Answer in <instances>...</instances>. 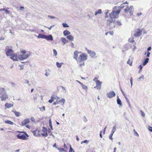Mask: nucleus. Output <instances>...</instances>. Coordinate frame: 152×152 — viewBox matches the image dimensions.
I'll return each instance as SVG.
<instances>
[{"label":"nucleus","mask_w":152,"mask_h":152,"mask_svg":"<svg viewBox=\"0 0 152 152\" xmlns=\"http://www.w3.org/2000/svg\"><path fill=\"white\" fill-rule=\"evenodd\" d=\"M126 7V8L124 9L125 15L130 16L132 15L133 14L132 10L133 7L132 6H131L129 7L128 5H127Z\"/></svg>","instance_id":"nucleus-5"},{"label":"nucleus","mask_w":152,"mask_h":152,"mask_svg":"<svg viewBox=\"0 0 152 152\" xmlns=\"http://www.w3.org/2000/svg\"><path fill=\"white\" fill-rule=\"evenodd\" d=\"M113 134V132L112 133H111L109 136L110 139L111 140H112L113 139V138H112V136Z\"/></svg>","instance_id":"nucleus-40"},{"label":"nucleus","mask_w":152,"mask_h":152,"mask_svg":"<svg viewBox=\"0 0 152 152\" xmlns=\"http://www.w3.org/2000/svg\"><path fill=\"white\" fill-rule=\"evenodd\" d=\"M117 102L118 104L120 105H122V103L121 102V100L118 98V96L117 98Z\"/></svg>","instance_id":"nucleus-33"},{"label":"nucleus","mask_w":152,"mask_h":152,"mask_svg":"<svg viewBox=\"0 0 152 152\" xmlns=\"http://www.w3.org/2000/svg\"><path fill=\"white\" fill-rule=\"evenodd\" d=\"M87 56H88L86 54L84 53H83L79 56L78 58V60H79V61L80 62L82 61H85L87 59Z\"/></svg>","instance_id":"nucleus-7"},{"label":"nucleus","mask_w":152,"mask_h":152,"mask_svg":"<svg viewBox=\"0 0 152 152\" xmlns=\"http://www.w3.org/2000/svg\"><path fill=\"white\" fill-rule=\"evenodd\" d=\"M10 58L13 61H18L17 55L16 54L13 53L10 56Z\"/></svg>","instance_id":"nucleus-17"},{"label":"nucleus","mask_w":152,"mask_h":152,"mask_svg":"<svg viewBox=\"0 0 152 152\" xmlns=\"http://www.w3.org/2000/svg\"><path fill=\"white\" fill-rule=\"evenodd\" d=\"M45 39L47 40H50L52 41L53 40V38L52 36L51 35H50L48 36L46 35Z\"/></svg>","instance_id":"nucleus-21"},{"label":"nucleus","mask_w":152,"mask_h":152,"mask_svg":"<svg viewBox=\"0 0 152 152\" xmlns=\"http://www.w3.org/2000/svg\"><path fill=\"white\" fill-rule=\"evenodd\" d=\"M34 136L37 137L40 136L41 135L42 132L40 130L36 129L32 132Z\"/></svg>","instance_id":"nucleus-11"},{"label":"nucleus","mask_w":152,"mask_h":152,"mask_svg":"<svg viewBox=\"0 0 152 152\" xmlns=\"http://www.w3.org/2000/svg\"><path fill=\"white\" fill-rule=\"evenodd\" d=\"M12 112L14 113L15 115L17 117H18L20 115V113L18 112H17L15 111H12Z\"/></svg>","instance_id":"nucleus-29"},{"label":"nucleus","mask_w":152,"mask_h":152,"mask_svg":"<svg viewBox=\"0 0 152 152\" xmlns=\"http://www.w3.org/2000/svg\"><path fill=\"white\" fill-rule=\"evenodd\" d=\"M56 96L54 95H52L51 97V99L48 101V102L50 103H52L57 98Z\"/></svg>","instance_id":"nucleus-19"},{"label":"nucleus","mask_w":152,"mask_h":152,"mask_svg":"<svg viewBox=\"0 0 152 152\" xmlns=\"http://www.w3.org/2000/svg\"><path fill=\"white\" fill-rule=\"evenodd\" d=\"M148 130H149L151 132H152V127L149 126L148 127Z\"/></svg>","instance_id":"nucleus-49"},{"label":"nucleus","mask_w":152,"mask_h":152,"mask_svg":"<svg viewBox=\"0 0 152 152\" xmlns=\"http://www.w3.org/2000/svg\"><path fill=\"white\" fill-rule=\"evenodd\" d=\"M56 99V101L54 102L53 103V104L54 105H56L60 103L62 105H63L65 102V100L64 99H62L60 100L59 98L58 97H57Z\"/></svg>","instance_id":"nucleus-8"},{"label":"nucleus","mask_w":152,"mask_h":152,"mask_svg":"<svg viewBox=\"0 0 152 152\" xmlns=\"http://www.w3.org/2000/svg\"><path fill=\"white\" fill-rule=\"evenodd\" d=\"M64 147L65 148H67V147L65 143L64 144Z\"/></svg>","instance_id":"nucleus-63"},{"label":"nucleus","mask_w":152,"mask_h":152,"mask_svg":"<svg viewBox=\"0 0 152 152\" xmlns=\"http://www.w3.org/2000/svg\"><path fill=\"white\" fill-rule=\"evenodd\" d=\"M142 14V13L141 12H139V13H138L137 14V15L138 16H140V15H141Z\"/></svg>","instance_id":"nucleus-59"},{"label":"nucleus","mask_w":152,"mask_h":152,"mask_svg":"<svg viewBox=\"0 0 152 152\" xmlns=\"http://www.w3.org/2000/svg\"><path fill=\"white\" fill-rule=\"evenodd\" d=\"M151 47H149L148 48L147 50L148 52L147 53L146 57H149L150 55V52H149V51H150L151 50Z\"/></svg>","instance_id":"nucleus-24"},{"label":"nucleus","mask_w":152,"mask_h":152,"mask_svg":"<svg viewBox=\"0 0 152 152\" xmlns=\"http://www.w3.org/2000/svg\"><path fill=\"white\" fill-rule=\"evenodd\" d=\"M76 139L77 141H78L79 140V139L77 136H76Z\"/></svg>","instance_id":"nucleus-64"},{"label":"nucleus","mask_w":152,"mask_h":152,"mask_svg":"<svg viewBox=\"0 0 152 152\" xmlns=\"http://www.w3.org/2000/svg\"><path fill=\"white\" fill-rule=\"evenodd\" d=\"M37 98V94L35 95L33 97V99L34 100H36Z\"/></svg>","instance_id":"nucleus-45"},{"label":"nucleus","mask_w":152,"mask_h":152,"mask_svg":"<svg viewBox=\"0 0 152 152\" xmlns=\"http://www.w3.org/2000/svg\"><path fill=\"white\" fill-rule=\"evenodd\" d=\"M109 33L111 35H113V31H110L109 32Z\"/></svg>","instance_id":"nucleus-60"},{"label":"nucleus","mask_w":152,"mask_h":152,"mask_svg":"<svg viewBox=\"0 0 152 152\" xmlns=\"http://www.w3.org/2000/svg\"><path fill=\"white\" fill-rule=\"evenodd\" d=\"M108 13V12H106V15H105V17L106 18H107L108 17V16L107 15Z\"/></svg>","instance_id":"nucleus-56"},{"label":"nucleus","mask_w":152,"mask_h":152,"mask_svg":"<svg viewBox=\"0 0 152 152\" xmlns=\"http://www.w3.org/2000/svg\"><path fill=\"white\" fill-rule=\"evenodd\" d=\"M149 60V59L148 58H146L145 61L143 63V66H145L148 62Z\"/></svg>","instance_id":"nucleus-30"},{"label":"nucleus","mask_w":152,"mask_h":152,"mask_svg":"<svg viewBox=\"0 0 152 152\" xmlns=\"http://www.w3.org/2000/svg\"><path fill=\"white\" fill-rule=\"evenodd\" d=\"M99 78V76L97 75L96 76V77L94 78L93 80L95 81L96 83V86L94 88H96L97 89L99 90L101 88L102 82L98 80Z\"/></svg>","instance_id":"nucleus-6"},{"label":"nucleus","mask_w":152,"mask_h":152,"mask_svg":"<svg viewBox=\"0 0 152 152\" xmlns=\"http://www.w3.org/2000/svg\"><path fill=\"white\" fill-rule=\"evenodd\" d=\"M77 63L79 64V66L80 67H82L83 66H85V63L84 62V61H82L81 62H80L78 60H77Z\"/></svg>","instance_id":"nucleus-20"},{"label":"nucleus","mask_w":152,"mask_h":152,"mask_svg":"<svg viewBox=\"0 0 152 152\" xmlns=\"http://www.w3.org/2000/svg\"><path fill=\"white\" fill-rule=\"evenodd\" d=\"M122 93L123 94V95L124 96V97H125L126 99V100H127V101H128V98L126 97L125 96V93H124V92L123 91L122 92Z\"/></svg>","instance_id":"nucleus-52"},{"label":"nucleus","mask_w":152,"mask_h":152,"mask_svg":"<svg viewBox=\"0 0 152 152\" xmlns=\"http://www.w3.org/2000/svg\"><path fill=\"white\" fill-rule=\"evenodd\" d=\"M63 64V63H59L58 62L56 63V65L58 67L61 68L62 65Z\"/></svg>","instance_id":"nucleus-28"},{"label":"nucleus","mask_w":152,"mask_h":152,"mask_svg":"<svg viewBox=\"0 0 152 152\" xmlns=\"http://www.w3.org/2000/svg\"><path fill=\"white\" fill-rule=\"evenodd\" d=\"M86 49L87 50L88 53L89 54L90 56L92 57L95 56L96 53L94 52L88 50L86 48Z\"/></svg>","instance_id":"nucleus-15"},{"label":"nucleus","mask_w":152,"mask_h":152,"mask_svg":"<svg viewBox=\"0 0 152 152\" xmlns=\"http://www.w3.org/2000/svg\"><path fill=\"white\" fill-rule=\"evenodd\" d=\"M46 35L42 34H39L38 36V38H42L45 39Z\"/></svg>","instance_id":"nucleus-23"},{"label":"nucleus","mask_w":152,"mask_h":152,"mask_svg":"<svg viewBox=\"0 0 152 152\" xmlns=\"http://www.w3.org/2000/svg\"><path fill=\"white\" fill-rule=\"evenodd\" d=\"M142 32V30L139 28L136 29L134 31V36L136 37H139L141 34Z\"/></svg>","instance_id":"nucleus-12"},{"label":"nucleus","mask_w":152,"mask_h":152,"mask_svg":"<svg viewBox=\"0 0 152 152\" xmlns=\"http://www.w3.org/2000/svg\"><path fill=\"white\" fill-rule=\"evenodd\" d=\"M115 130H116V129H115V126H114L113 127V130H112V131L111 132V133H112L113 132V134H114V132H115Z\"/></svg>","instance_id":"nucleus-44"},{"label":"nucleus","mask_w":152,"mask_h":152,"mask_svg":"<svg viewBox=\"0 0 152 152\" xmlns=\"http://www.w3.org/2000/svg\"><path fill=\"white\" fill-rule=\"evenodd\" d=\"M122 25L121 23L119 21L116 22L113 20H107V26L110 29H111L115 28V26H120Z\"/></svg>","instance_id":"nucleus-2"},{"label":"nucleus","mask_w":152,"mask_h":152,"mask_svg":"<svg viewBox=\"0 0 152 152\" xmlns=\"http://www.w3.org/2000/svg\"><path fill=\"white\" fill-rule=\"evenodd\" d=\"M102 13V10L101 9H99L97 11L95 12V15H96L98 14H100Z\"/></svg>","instance_id":"nucleus-32"},{"label":"nucleus","mask_w":152,"mask_h":152,"mask_svg":"<svg viewBox=\"0 0 152 152\" xmlns=\"http://www.w3.org/2000/svg\"><path fill=\"white\" fill-rule=\"evenodd\" d=\"M107 96L109 98H111L113 97H114L115 95V94L113 91H111L108 93H107Z\"/></svg>","instance_id":"nucleus-14"},{"label":"nucleus","mask_w":152,"mask_h":152,"mask_svg":"<svg viewBox=\"0 0 152 152\" xmlns=\"http://www.w3.org/2000/svg\"><path fill=\"white\" fill-rule=\"evenodd\" d=\"M122 93L123 94V95L124 96V97H125L126 99V100H127V101H128V98L126 97L125 96V93H124V92L123 91L122 92Z\"/></svg>","instance_id":"nucleus-53"},{"label":"nucleus","mask_w":152,"mask_h":152,"mask_svg":"<svg viewBox=\"0 0 152 152\" xmlns=\"http://www.w3.org/2000/svg\"><path fill=\"white\" fill-rule=\"evenodd\" d=\"M0 98L2 101H5L8 98V96L6 92L5 88H0Z\"/></svg>","instance_id":"nucleus-3"},{"label":"nucleus","mask_w":152,"mask_h":152,"mask_svg":"<svg viewBox=\"0 0 152 152\" xmlns=\"http://www.w3.org/2000/svg\"><path fill=\"white\" fill-rule=\"evenodd\" d=\"M30 122V120L29 119H26L24 120L22 122V126H24L28 124Z\"/></svg>","instance_id":"nucleus-18"},{"label":"nucleus","mask_w":152,"mask_h":152,"mask_svg":"<svg viewBox=\"0 0 152 152\" xmlns=\"http://www.w3.org/2000/svg\"><path fill=\"white\" fill-rule=\"evenodd\" d=\"M102 131H101L100 132V137L101 138H102Z\"/></svg>","instance_id":"nucleus-55"},{"label":"nucleus","mask_w":152,"mask_h":152,"mask_svg":"<svg viewBox=\"0 0 152 152\" xmlns=\"http://www.w3.org/2000/svg\"><path fill=\"white\" fill-rule=\"evenodd\" d=\"M29 56V54L20 55L18 56V58L20 60H23L26 59Z\"/></svg>","instance_id":"nucleus-13"},{"label":"nucleus","mask_w":152,"mask_h":152,"mask_svg":"<svg viewBox=\"0 0 152 152\" xmlns=\"http://www.w3.org/2000/svg\"><path fill=\"white\" fill-rule=\"evenodd\" d=\"M62 42L64 43L65 44L67 42V41L66 40L65 38L62 37L61 38Z\"/></svg>","instance_id":"nucleus-31"},{"label":"nucleus","mask_w":152,"mask_h":152,"mask_svg":"<svg viewBox=\"0 0 152 152\" xmlns=\"http://www.w3.org/2000/svg\"><path fill=\"white\" fill-rule=\"evenodd\" d=\"M142 66L141 65H140L139 66V68L140 69L139 72H140L141 71L142 69Z\"/></svg>","instance_id":"nucleus-48"},{"label":"nucleus","mask_w":152,"mask_h":152,"mask_svg":"<svg viewBox=\"0 0 152 152\" xmlns=\"http://www.w3.org/2000/svg\"><path fill=\"white\" fill-rule=\"evenodd\" d=\"M49 124L51 129L52 130H53V127L52 124V121L51 119H50L49 120Z\"/></svg>","instance_id":"nucleus-37"},{"label":"nucleus","mask_w":152,"mask_h":152,"mask_svg":"<svg viewBox=\"0 0 152 152\" xmlns=\"http://www.w3.org/2000/svg\"><path fill=\"white\" fill-rule=\"evenodd\" d=\"M88 142V140H86L83 141L81 142V144H82L83 143H87Z\"/></svg>","instance_id":"nucleus-46"},{"label":"nucleus","mask_w":152,"mask_h":152,"mask_svg":"<svg viewBox=\"0 0 152 152\" xmlns=\"http://www.w3.org/2000/svg\"><path fill=\"white\" fill-rule=\"evenodd\" d=\"M67 38L68 39L71 41H73L74 40V37L71 35H69L67 36Z\"/></svg>","instance_id":"nucleus-27"},{"label":"nucleus","mask_w":152,"mask_h":152,"mask_svg":"<svg viewBox=\"0 0 152 152\" xmlns=\"http://www.w3.org/2000/svg\"><path fill=\"white\" fill-rule=\"evenodd\" d=\"M53 52L54 53V55L55 56H56V55H57V52L56 50L55 49H54L53 50Z\"/></svg>","instance_id":"nucleus-43"},{"label":"nucleus","mask_w":152,"mask_h":152,"mask_svg":"<svg viewBox=\"0 0 152 152\" xmlns=\"http://www.w3.org/2000/svg\"><path fill=\"white\" fill-rule=\"evenodd\" d=\"M82 86V88L86 90H87L88 89V88L87 86L86 85H84L83 83L81 85Z\"/></svg>","instance_id":"nucleus-34"},{"label":"nucleus","mask_w":152,"mask_h":152,"mask_svg":"<svg viewBox=\"0 0 152 152\" xmlns=\"http://www.w3.org/2000/svg\"><path fill=\"white\" fill-rule=\"evenodd\" d=\"M53 146L54 147L57 148L56 143H55L53 145Z\"/></svg>","instance_id":"nucleus-62"},{"label":"nucleus","mask_w":152,"mask_h":152,"mask_svg":"<svg viewBox=\"0 0 152 152\" xmlns=\"http://www.w3.org/2000/svg\"><path fill=\"white\" fill-rule=\"evenodd\" d=\"M4 123L6 124H8L10 125H13L14 123L11 121L9 120H6L4 121Z\"/></svg>","instance_id":"nucleus-25"},{"label":"nucleus","mask_w":152,"mask_h":152,"mask_svg":"<svg viewBox=\"0 0 152 152\" xmlns=\"http://www.w3.org/2000/svg\"><path fill=\"white\" fill-rule=\"evenodd\" d=\"M77 82H78L79 84H80L81 85L83 83H81L80 81H78V80H77Z\"/></svg>","instance_id":"nucleus-61"},{"label":"nucleus","mask_w":152,"mask_h":152,"mask_svg":"<svg viewBox=\"0 0 152 152\" xmlns=\"http://www.w3.org/2000/svg\"><path fill=\"white\" fill-rule=\"evenodd\" d=\"M21 52L22 53L24 54H26V51L25 50H21Z\"/></svg>","instance_id":"nucleus-47"},{"label":"nucleus","mask_w":152,"mask_h":152,"mask_svg":"<svg viewBox=\"0 0 152 152\" xmlns=\"http://www.w3.org/2000/svg\"><path fill=\"white\" fill-rule=\"evenodd\" d=\"M132 60H131L130 59H129L127 62V64H129L130 66H132Z\"/></svg>","instance_id":"nucleus-35"},{"label":"nucleus","mask_w":152,"mask_h":152,"mask_svg":"<svg viewBox=\"0 0 152 152\" xmlns=\"http://www.w3.org/2000/svg\"><path fill=\"white\" fill-rule=\"evenodd\" d=\"M69 152H75L71 145L70 146V149Z\"/></svg>","instance_id":"nucleus-42"},{"label":"nucleus","mask_w":152,"mask_h":152,"mask_svg":"<svg viewBox=\"0 0 152 152\" xmlns=\"http://www.w3.org/2000/svg\"><path fill=\"white\" fill-rule=\"evenodd\" d=\"M106 128H107V127L106 126L104 128V129L103 130V134H104L105 133V131H106Z\"/></svg>","instance_id":"nucleus-50"},{"label":"nucleus","mask_w":152,"mask_h":152,"mask_svg":"<svg viewBox=\"0 0 152 152\" xmlns=\"http://www.w3.org/2000/svg\"><path fill=\"white\" fill-rule=\"evenodd\" d=\"M122 93L123 94V95L124 96V97H125L126 99V100H127V101H128V98L126 97L125 96V93H124V92L123 91L122 92Z\"/></svg>","instance_id":"nucleus-51"},{"label":"nucleus","mask_w":152,"mask_h":152,"mask_svg":"<svg viewBox=\"0 0 152 152\" xmlns=\"http://www.w3.org/2000/svg\"><path fill=\"white\" fill-rule=\"evenodd\" d=\"M4 11L6 12H7L8 13H9V11H8L7 9H5V10H4Z\"/></svg>","instance_id":"nucleus-58"},{"label":"nucleus","mask_w":152,"mask_h":152,"mask_svg":"<svg viewBox=\"0 0 152 152\" xmlns=\"http://www.w3.org/2000/svg\"><path fill=\"white\" fill-rule=\"evenodd\" d=\"M41 131V135L45 137H47L48 136L47 132V128L44 127H42V130Z\"/></svg>","instance_id":"nucleus-10"},{"label":"nucleus","mask_w":152,"mask_h":152,"mask_svg":"<svg viewBox=\"0 0 152 152\" xmlns=\"http://www.w3.org/2000/svg\"><path fill=\"white\" fill-rule=\"evenodd\" d=\"M81 52H78L77 50H76L74 51V56L73 58L74 59H75L76 61H77L78 59V54L80 53H81Z\"/></svg>","instance_id":"nucleus-16"},{"label":"nucleus","mask_w":152,"mask_h":152,"mask_svg":"<svg viewBox=\"0 0 152 152\" xmlns=\"http://www.w3.org/2000/svg\"><path fill=\"white\" fill-rule=\"evenodd\" d=\"M17 132L19 133L16 136L19 139L22 140H26L27 139V138L28 137V135L26 132L18 131Z\"/></svg>","instance_id":"nucleus-4"},{"label":"nucleus","mask_w":152,"mask_h":152,"mask_svg":"<svg viewBox=\"0 0 152 152\" xmlns=\"http://www.w3.org/2000/svg\"><path fill=\"white\" fill-rule=\"evenodd\" d=\"M140 112H141V115L142 117H144L145 116V113H144V112L142 110H140Z\"/></svg>","instance_id":"nucleus-41"},{"label":"nucleus","mask_w":152,"mask_h":152,"mask_svg":"<svg viewBox=\"0 0 152 152\" xmlns=\"http://www.w3.org/2000/svg\"><path fill=\"white\" fill-rule=\"evenodd\" d=\"M13 106V104H9L8 103H6L5 104V106L7 108H10L11 107H12Z\"/></svg>","instance_id":"nucleus-22"},{"label":"nucleus","mask_w":152,"mask_h":152,"mask_svg":"<svg viewBox=\"0 0 152 152\" xmlns=\"http://www.w3.org/2000/svg\"><path fill=\"white\" fill-rule=\"evenodd\" d=\"M57 148L60 152L66 151V150L63 148Z\"/></svg>","instance_id":"nucleus-36"},{"label":"nucleus","mask_w":152,"mask_h":152,"mask_svg":"<svg viewBox=\"0 0 152 152\" xmlns=\"http://www.w3.org/2000/svg\"><path fill=\"white\" fill-rule=\"evenodd\" d=\"M54 26V25H52L50 27H49L48 28V29H49V30H51V29L53 27V26Z\"/></svg>","instance_id":"nucleus-57"},{"label":"nucleus","mask_w":152,"mask_h":152,"mask_svg":"<svg viewBox=\"0 0 152 152\" xmlns=\"http://www.w3.org/2000/svg\"><path fill=\"white\" fill-rule=\"evenodd\" d=\"M41 111H44L45 110V107L44 106H42L41 107H39Z\"/></svg>","instance_id":"nucleus-38"},{"label":"nucleus","mask_w":152,"mask_h":152,"mask_svg":"<svg viewBox=\"0 0 152 152\" xmlns=\"http://www.w3.org/2000/svg\"><path fill=\"white\" fill-rule=\"evenodd\" d=\"M124 7V6H116L114 7L112 12L109 14V16L111 18L110 20H113V18H118L120 12Z\"/></svg>","instance_id":"nucleus-1"},{"label":"nucleus","mask_w":152,"mask_h":152,"mask_svg":"<svg viewBox=\"0 0 152 152\" xmlns=\"http://www.w3.org/2000/svg\"><path fill=\"white\" fill-rule=\"evenodd\" d=\"M20 69L22 70L23 69V65H20Z\"/></svg>","instance_id":"nucleus-54"},{"label":"nucleus","mask_w":152,"mask_h":152,"mask_svg":"<svg viewBox=\"0 0 152 152\" xmlns=\"http://www.w3.org/2000/svg\"><path fill=\"white\" fill-rule=\"evenodd\" d=\"M62 25H63V26L64 27H69V26H68L66 23H63Z\"/></svg>","instance_id":"nucleus-39"},{"label":"nucleus","mask_w":152,"mask_h":152,"mask_svg":"<svg viewBox=\"0 0 152 152\" xmlns=\"http://www.w3.org/2000/svg\"><path fill=\"white\" fill-rule=\"evenodd\" d=\"M63 34L64 36H66L68 35H69L70 34V33L68 30H66L64 31Z\"/></svg>","instance_id":"nucleus-26"},{"label":"nucleus","mask_w":152,"mask_h":152,"mask_svg":"<svg viewBox=\"0 0 152 152\" xmlns=\"http://www.w3.org/2000/svg\"><path fill=\"white\" fill-rule=\"evenodd\" d=\"M9 48V46L6 47V49H8V50L6 52V53L7 56H10L14 53V52L12 49H8Z\"/></svg>","instance_id":"nucleus-9"}]
</instances>
